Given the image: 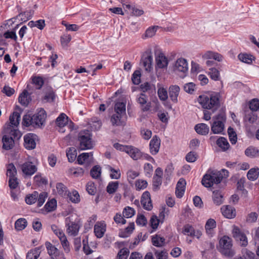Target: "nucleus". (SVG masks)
<instances>
[{"mask_svg":"<svg viewBox=\"0 0 259 259\" xmlns=\"http://www.w3.org/2000/svg\"><path fill=\"white\" fill-rule=\"evenodd\" d=\"M221 94L219 92H212L209 94L200 95L198 98V102L205 109L210 110L211 112L204 110L203 118L205 120L211 119V115L215 112L221 106Z\"/></svg>","mask_w":259,"mask_h":259,"instance_id":"1","label":"nucleus"},{"mask_svg":"<svg viewBox=\"0 0 259 259\" xmlns=\"http://www.w3.org/2000/svg\"><path fill=\"white\" fill-rule=\"evenodd\" d=\"M229 175L228 170L222 169L221 171L209 169L203 176L202 184L206 188L211 187L214 184L220 183L224 177H227Z\"/></svg>","mask_w":259,"mask_h":259,"instance_id":"2","label":"nucleus"},{"mask_svg":"<svg viewBox=\"0 0 259 259\" xmlns=\"http://www.w3.org/2000/svg\"><path fill=\"white\" fill-rule=\"evenodd\" d=\"M47 118L46 111L40 108L33 115L26 114L23 117L22 124L27 127L32 125L34 127H39L44 124Z\"/></svg>","mask_w":259,"mask_h":259,"instance_id":"3","label":"nucleus"},{"mask_svg":"<svg viewBox=\"0 0 259 259\" xmlns=\"http://www.w3.org/2000/svg\"><path fill=\"white\" fill-rule=\"evenodd\" d=\"M213 122L211 125V130L214 134H224L225 123L226 121V114L221 112L212 117Z\"/></svg>","mask_w":259,"mask_h":259,"instance_id":"4","label":"nucleus"},{"mask_svg":"<svg viewBox=\"0 0 259 259\" xmlns=\"http://www.w3.org/2000/svg\"><path fill=\"white\" fill-rule=\"evenodd\" d=\"M220 252L226 257L231 258L235 254L232 249V239L228 236H224L219 241Z\"/></svg>","mask_w":259,"mask_h":259,"instance_id":"5","label":"nucleus"},{"mask_svg":"<svg viewBox=\"0 0 259 259\" xmlns=\"http://www.w3.org/2000/svg\"><path fill=\"white\" fill-rule=\"evenodd\" d=\"M79 147L81 150L91 149L94 147V143L92 139V135L88 130H84L78 134Z\"/></svg>","mask_w":259,"mask_h":259,"instance_id":"6","label":"nucleus"},{"mask_svg":"<svg viewBox=\"0 0 259 259\" xmlns=\"http://www.w3.org/2000/svg\"><path fill=\"white\" fill-rule=\"evenodd\" d=\"M188 70V63L184 58L178 59L175 63L174 70L182 78L186 76Z\"/></svg>","mask_w":259,"mask_h":259,"instance_id":"7","label":"nucleus"},{"mask_svg":"<svg viewBox=\"0 0 259 259\" xmlns=\"http://www.w3.org/2000/svg\"><path fill=\"white\" fill-rule=\"evenodd\" d=\"M21 169L23 173L27 176H31L33 175L37 170L36 165L31 159L24 162L21 165Z\"/></svg>","mask_w":259,"mask_h":259,"instance_id":"8","label":"nucleus"},{"mask_svg":"<svg viewBox=\"0 0 259 259\" xmlns=\"http://www.w3.org/2000/svg\"><path fill=\"white\" fill-rule=\"evenodd\" d=\"M233 236L237 241H239L240 244L242 246H246L248 244L246 236L242 233L239 228L234 227L233 230Z\"/></svg>","mask_w":259,"mask_h":259,"instance_id":"9","label":"nucleus"},{"mask_svg":"<svg viewBox=\"0 0 259 259\" xmlns=\"http://www.w3.org/2000/svg\"><path fill=\"white\" fill-rule=\"evenodd\" d=\"M36 135L32 133L26 135L24 137V146L27 149H33L35 148Z\"/></svg>","mask_w":259,"mask_h":259,"instance_id":"10","label":"nucleus"},{"mask_svg":"<svg viewBox=\"0 0 259 259\" xmlns=\"http://www.w3.org/2000/svg\"><path fill=\"white\" fill-rule=\"evenodd\" d=\"M160 146L159 138L156 135L154 136L149 143V149L151 154L156 155L159 152Z\"/></svg>","mask_w":259,"mask_h":259,"instance_id":"11","label":"nucleus"},{"mask_svg":"<svg viewBox=\"0 0 259 259\" xmlns=\"http://www.w3.org/2000/svg\"><path fill=\"white\" fill-rule=\"evenodd\" d=\"M141 202L143 208L147 210L152 209L153 206L150 198V194L148 191L144 192L141 199Z\"/></svg>","mask_w":259,"mask_h":259,"instance_id":"12","label":"nucleus"},{"mask_svg":"<svg viewBox=\"0 0 259 259\" xmlns=\"http://www.w3.org/2000/svg\"><path fill=\"white\" fill-rule=\"evenodd\" d=\"M106 229V225L104 221L98 222L94 226V233L98 238H102Z\"/></svg>","mask_w":259,"mask_h":259,"instance_id":"13","label":"nucleus"},{"mask_svg":"<svg viewBox=\"0 0 259 259\" xmlns=\"http://www.w3.org/2000/svg\"><path fill=\"white\" fill-rule=\"evenodd\" d=\"M137 102L140 104L143 111H147L150 109V103H147L148 97L144 93H141L137 96Z\"/></svg>","mask_w":259,"mask_h":259,"instance_id":"14","label":"nucleus"},{"mask_svg":"<svg viewBox=\"0 0 259 259\" xmlns=\"http://www.w3.org/2000/svg\"><path fill=\"white\" fill-rule=\"evenodd\" d=\"M45 95L42 98L44 102H52L55 99V94L51 87H47L44 90Z\"/></svg>","mask_w":259,"mask_h":259,"instance_id":"15","label":"nucleus"},{"mask_svg":"<svg viewBox=\"0 0 259 259\" xmlns=\"http://www.w3.org/2000/svg\"><path fill=\"white\" fill-rule=\"evenodd\" d=\"M126 153L134 160L142 158L143 156V152L140 149L132 146H129Z\"/></svg>","mask_w":259,"mask_h":259,"instance_id":"16","label":"nucleus"},{"mask_svg":"<svg viewBox=\"0 0 259 259\" xmlns=\"http://www.w3.org/2000/svg\"><path fill=\"white\" fill-rule=\"evenodd\" d=\"M183 232L185 235L191 237H196L197 238H199L202 235L200 231L195 230L192 226L188 224L184 226Z\"/></svg>","mask_w":259,"mask_h":259,"instance_id":"17","label":"nucleus"},{"mask_svg":"<svg viewBox=\"0 0 259 259\" xmlns=\"http://www.w3.org/2000/svg\"><path fill=\"white\" fill-rule=\"evenodd\" d=\"M221 209L223 215L228 219H232L236 216V210L231 206H223Z\"/></svg>","mask_w":259,"mask_h":259,"instance_id":"18","label":"nucleus"},{"mask_svg":"<svg viewBox=\"0 0 259 259\" xmlns=\"http://www.w3.org/2000/svg\"><path fill=\"white\" fill-rule=\"evenodd\" d=\"M180 91V87L177 85H172L169 88L168 93L171 100L174 103L178 102V97Z\"/></svg>","mask_w":259,"mask_h":259,"instance_id":"19","label":"nucleus"},{"mask_svg":"<svg viewBox=\"0 0 259 259\" xmlns=\"http://www.w3.org/2000/svg\"><path fill=\"white\" fill-rule=\"evenodd\" d=\"M152 56L149 53L146 54L142 58V63H143V65L146 71H150L151 70L152 68Z\"/></svg>","mask_w":259,"mask_h":259,"instance_id":"20","label":"nucleus"},{"mask_svg":"<svg viewBox=\"0 0 259 259\" xmlns=\"http://www.w3.org/2000/svg\"><path fill=\"white\" fill-rule=\"evenodd\" d=\"M31 100L30 95L26 90H24L18 98L19 102L24 106H27Z\"/></svg>","mask_w":259,"mask_h":259,"instance_id":"21","label":"nucleus"},{"mask_svg":"<svg viewBox=\"0 0 259 259\" xmlns=\"http://www.w3.org/2000/svg\"><path fill=\"white\" fill-rule=\"evenodd\" d=\"M156 66L159 68H166L168 63L167 58L162 53L156 57Z\"/></svg>","mask_w":259,"mask_h":259,"instance_id":"22","label":"nucleus"},{"mask_svg":"<svg viewBox=\"0 0 259 259\" xmlns=\"http://www.w3.org/2000/svg\"><path fill=\"white\" fill-rule=\"evenodd\" d=\"M10 124L8 127H17L19 124L20 120V114L18 112H14L12 115L10 116Z\"/></svg>","mask_w":259,"mask_h":259,"instance_id":"23","label":"nucleus"},{"mask_svg":"<svg viewBox=\"0 0 259 259\" xmlns=\"http://www.w3.org/2000/svg\"><path fill=\"white\" fill-rule=\"evenodd\" d=\"M3 147L6 150L11 149L14 146V140L12 137H10L8 135H5L3 138Z\"/></svg>","mask_w":259,"mask_h":259,"instance_id":"24","label":"nucleus"},{"mask_svg":"<svg viewBox=\"0 0 259 259\" xmlns=\"http://www.w3.org/2000/svg\"><path fill=\"white\" fill-rule=\"evenodd\" d=\"M42 248H44V247L41 246L30 250L27 254L26 259H37Z\"/></svg>","mask_w":259,"mask_h":259,"instance_id":"25","label":"nucleus"},{"mask_svg":"<svg viewBox=\"0 0 259 259\" xmlns=\"http://www.w3.org/2000/svg\"><path fill=\"white\" fill-rule=\"evenodd\" d=\"M6 132L9 134L10 137H12L14 140H18L22 136L21 133L17 129V127H7Z\"/></svg>","mask_w":259,"mask_h":259,"instance_id":"26","label":"nucleus"},{"mask_svg":"<svg viewBox=\"0 0 259 259\" xmlns=\"http://www.w3.org/2000/svg\"><path fill=\"white\" fill-rule=\"evenodd\" d=\"M195 130L199 134L206 135L208 133L209 128L206 124L202 123L196 124L195 126Z\"/></svg>","mask_w":259,"mask_h":259,"instance_id":"27","label":"nucleus"},{"mask_svg":"<svg viewBox=\"0 0 259 259\" xmlns=\"http://www.w3.org/2000/svg\"><path fill=\"white\" fill-rule=\"evenodd\" d=\"M245 154L251 158H256L259 157V150L253 146H250L245 150Z\"/></svg>","mask_w":259,"mask_h":259,"instance_id":"28","label":"nucleus"},{"mask_svg":"<svg viewBox=\"0 0 259 259\" xmlns=\"http://www.w3.org/2000/svg\"><path fill=\"white\" fill-rule=\"evenodd\" d=\"M79 227L77 224L71 222L68 224L67 232L69 235L75 236L77 235Z\"/></svg>","mask_w":259,"mask_h":259,"instance_id":"29","label":"nucleus"},{"mask_svg":"<svg viewBox=\"0 0 259 259\" xmlns=\"http://www.w3.org/2000/svg\"><path fill=\"white\" fill-rule=\"evenodd\" d=\"M68 120V117L64 113H61L56 119V124L60 128L65 126Z\"/></svg>","mask_w":259,"mask_h":259,"instance_id":"30","label":"nucleus"},{"mask_svg":"<svg viewBox=\"0 0 259 259\" xmlns=\"http://www.w3.org/2000/svg\"><path fill=\"white\" fill-rule=\"evenodd\" d=\"M152 244L156 247H162L165 243V239L164 237L159 235H156L152 237Z\"/></svg>","mask_w":259,"mask_h":259,"instance_id":"31","label":"nucleus"},{"mask_svg":"<svg viewBox=\"0 0 259 259\" xmlns=\"http://www.w3.org/2000/svg\"><path fill=\"white\" fill-rule=\"evenodd\" d=\"M114 110L117 114L122 116L125 115V104L123 102H117L115 104Z\"/></svg>","mask_w":259,"mask_h":259,"instance_id":"32","label":"nucleus"},{"mask_svg":"<svg viewBox=\"0 0 259 259\" xmlns=\"http://www.w3.org/2000/svg\"><path fill=\"white\" fill-rule=\"evenodd\" d=\"M216 227V222L214 220L212 219H208L205 226V228L206 233L208 234H211L212 230Z\"/></svg>","mask_w":259,"mask_h":259,"instance_id":"33","label":"nucleus"},{"mask_svg":"<svg viewBox=\"0 0 259 259\" xmlns=\"http://www.w3.org/2000/svg\"><path fill=\"white\" fill-rule=\"evenodd\" d=\"M212 198L214 203L217 205H220L223 202V195L219 191L216 190L213 192Z\"/></svg>","mask_w":259,"mask_h":259,"instance_id":"34","label":"nucleus"},{"mask_svg":"<svg viewBox=\"0 0 259 259\" xmlns=\"http://www.w3.org/2000/svg\"><path fill=\"white\" fill-rule=\"evenodd\" d=\"M259 175V168H252L249 170L247 174V177L248 180L254 181L257 179Z\"/></svg>","mask_w":259,"mask_h":259,"instance_id":"35","label":"nucleus"},{"mask_svg":"<svg viewBox=\"0 0 259 259\" xmlns=\"http://www.w3.org/2000/svg\"><path fill=\"white\" fill-rule=\"evenodd\" d=\"M217 144L223 151H226L228 149L230 146L227 140L224 137L219 138L217 141Z\"/></svg>","mask_w":259,"mask_h":259,"instance_id":"36","label":"nucleus"},{"mask_svg":"<svg viewBox=\"0 0 259 259\" xmlns=\"http://www.w3.org/2000/svg\"><path fill=\"white\" fill-rule=\"evenodd\" d=\"M66 155L69 162H73L77 156V151L74 147L69 148L66 151Z\"/></svg>","mask_w":259,"mask_h":259,"instance_id":"37","label":"nucleus"},{"mask_svg":"<svg viewBox=\"0 0 259 259\" xmlns=\"http://www.w3.org/2000/svg\"><path fill=\"white\" fill-rule=\"evenodd\" d=\"M58 193L62 197L67 196L68 192L67 187L62 183H59L56 185Z\"/></svg>","mask_w":259,"mask_h":259,"instance_id":"38","label":"nucleus"},{"mask_svg":"<svg viewBox=\"0 0 259 259\" xmlns=\"http://www.w3.org/2000/svg\"><path fill=\"white\" fill-rule=\"evenodd\" d=\"M119 186V183L117 181L110 182L108 184L106 191L109 194H113L117 190Z\"/></svg>","mask_w":259,"mask_h":259,"instance_id":"39","label":"nucleus"},{"mask_svg":"<svg viewBox=\"0 0 259 259\" xmlns=\"http://www.w3.org/2000/svg\"><path fill=\"white\" fill-rule=\"evenodd\" d=\"M38 197V193L34 191L31 194L28 195L25 198L26 203L31 205L34 203Z\"/></svg>","mask_w":259,"mask_h":259,"instance_id":"40","label":"nucleus"},{"mask_svg":"<svg viewBox=\"0 0 259 259\" xmlns=\"http://www.w3.org/2000/svg\"><path fill=\"white\" fill-rule=\"evenodd\" d=\"M17 175V170L15 165L13 163L8 164L7 166V176L9 178L16 177Z\"/></svg>","mask_w":259,"mask_h":259,"instance_id":"41","label":"nucleus"},{"mask_svg":"<svg viewBox=\"0 0 259 259\" xmlns=\"http://www.w3.org/2000/svg\"><path fill=\"white\" fill-rule=\"evenodd\" d=\"M27 221L25 219L21 218L17 220L15 224V227L18 231H21L25 229L27 226Z\"/></svg>","mask_w":259,"mask_h":259,"instance_id":"42","label":"nucleus"},{"mask_svg":"<svg viewBox=\"0 0 259 259\" xmlns=\"http://www.w3.org/2000/svg\"><path fill=\"white\" fill-rule=\"evenodd\" d=\"M45 245L50 255H57L59 251L55 246L53 245L49 242H46Z\"/></svg>","mask_w":259,"mask_h":259,"instance_id":"43","label":"nucleus"},{"mask_svg":"<svg viewBox=\"0 0 259 259\" xmlns=\"http://www.w3.org/2000/svg\"><path fill=\"white\" fill-rule=\"evenodd\" d=\"M108 167L110 172V177L112 179L118 180L120 178L121 174L119 169H115L109 165Z\"/></svg>","mask_w":259,"mask_h":259,"instance_id":"44","label":"nucleus"},{"mask_svg":"<svg viewBox=\"0 0 259 259\" xmlns=\"http://www.w3.org/2000/svg\"><path fill=\"white\" fill-rule=\"evenodd\" d=\"M101 174V168L100 166H94L90 171L92 177L94 179H98L100 177Z\"/></svg>","mask_w":259,"mask_h":259,"instance_id":"45","label":"nucleus"},{"mask_svg":"<svg viewBox=\"0 0 259 259\" xmlns=\"http://www.w3.org/2000/svg\"><path fill=\"white\" fill-rule=\"evenodd\" d=\"M57 206V201L55 199H52L48 201L46 204L45 207L47 212H51L55 210Z\"/></svg>","mask_w":259,"mask_h":259,"instance_id":"46","label":"nucleus"},{"mask_svg":"<svg viewBox=\"0 0 259 259\" xmlns=\"http://www.w3.org/2000/svg\"><path fill=\"white\" fill-rule=\"evenodd\" d=\"M32 82L36 86V89L37 90L40 89L44 83V80L40 76L32 77Z\"/></svg>","mask_w":259,"mask_h":259,"instance_id":"47","label":"nucleus"},{"mask_svg":"<svg viewBox=\"0 0 259 259\" xmlns=\"http://www.w3.org/2000/svg\"><path fill=\"white\" fill-rule=\"evenodd\" d=\"M67 196L69 197L70 200L73 203H76L80 201L79 195L76 190L73 191L71 193H68Z\"/></svg>","mask_w":259,"mask_h":259,"instance_id":"48","label":"nucleus"},{"mask_svg":"<svg viewBox=\"0 0 259 259\" xmlns=\"http://www.w3.org/2000/svg\"><path fill=\"white\" fill-rule=\"evenodd\" d=\"M92 156L93 154L92 152L83 153L80 154L77 157V161L78 164H82L85 161L88 160L90 157Z\"/></svg>","mask_w":259,"mask_h":259,"instance_id":"49","label":"nucleus"},{"mask_svg":"<svg viewBox=\"0 0 259 259\" xmlns=\"http://www.w3.org/2000/svg\"><path fill=\"white\" fill-rule=\"evenodd\" d=\"M228 133L229 139L232 144H235L237 142V135L234 129L230 126L228 129Z\"/></svg>","mask_w":259,"mask_h":259,"instance_id":"50","label":"nucleus"},{"mask_svg":"<svg viewBox=\"0 0 259 259\" xmlns=\"http://www.w3.org/2000/svg\"><path fill=\"white\" fill-rule=\"evenodd\" d=\"M51 228L52 231L59 238V239H60L61 238H62L63 237L65 236L63 231L56 225H52Z\"/></svg>","mask_w":259,"mask_h":259,"instance_id":"51","label":"nucleus"},{"mask_svg":"<svg viewBox=\"0 0 259 259\" xmlns=\"http://www.w3.org/2000/svg\"><path fill=\"white\" fill-rule=\"evenodd\" d=\"M238 59L242 62L247 64H250L252 61V56L247 54H240L238 56Z\"/></svg>","mask_w":259,"mask_h":259,"instance_id":"52","label":"nucleus"},{"mask_svg":"<svg viewBox=\"0 0 259 259\" xmlns=\"http://www.w3.org/2000/svg\"><path fill=\"white\" fill-rule=\"evenodd\" d=\"M122 115L117 114L116 113L114 114L111 118V122L113 125H120L121 124V118Z\"/></svg>","mask_w":259,"mask_h":259,"instance_id":"53","label":"nucleus"},{"mask_svg":"<svg viewBox=\"0 0 259 259\" xmlns=\"http://www.w3.org/2000/svg\"><path fill=\"white\" fill-rule=\"evenodd\" d=\"M33 14V12L30 10L25 11L23 13L19 14L18 17H20L22 21L25 22L31 19Z\"/></svg>","mask_w":259,"mask_h":259,"instance_id":"54","label":"nucleus"},{"mask_svg":"<svg viewBox=\"0 0 259 259\" xmlns=\"http://www.w3.org/2000/svg\"><path fill=\"white\" fill-rule=\"evenodd\" d=\"M209 74L210 78L215 80H219L220 79V72L218 69L215 68H211L209 69Z\"/></svg>","mask_w":259,"mask_h":259,"instance_id":"55","label":"nucleus"},{"mask_svg":"<svg viewBox=\"0 0 259 259\" xmlns=\"http://www.w3.org/2000/svg\"><path fill=\"white\" fill-rule=\"evenodd\" d=\"M158 95L159 98V99L161 101H165L168 98V95H167V92L166 89H164L163 88H159L158 90Z\"/></svg>","mask_w":259,"mask_h":259,"instance_id":"56","label":"nucleus"},{"mask_svg":"<svg viewBox=\"0 0 259 259\" xmlns=\"http://www.w3.org/2000/svg\"><path fill=\"white\" fill-rule=\"evenodd\" d=\"M130 251L127 248H123L120 250L117 254L118 259H127Z\"/></svg>","mask_w":259,"mask_h":259,"instance_id":"57","label":"nucleus"},{"mask_svg":"<svg viewBox=\"0 0 259 259\" xmlns=\"http://www.w3.org/2000/svg\"><path fill=\"white\" fill-rule=\"evenodd\" d=\"M86 190L90 195H94L96 193V187L93 182H89L86 186Z\"/></svg>","mask_w":259,"mask_h":259,"instance_id":"58","label":"nucleus"},{"mask_svg":"<svg viewBox=\"0 0 259 259\" xmlns=\"http://www.w3.org/2000/svg\"><path fill=\"white\" fill-rule=\"evenodd\" d=\"M141 135L143 139L148 140L152 136V132L148 129L142 128L141 129Z\"/></svg>","mask_w":259,"mask_h":259,"instance_id":"59","label":"nucleus"},{"mask_svg":"<svg viewBox=\"0 0 259 259\" xmlns=\"http://www.w3.org/2000/svg\"><path fill=\"white\" fill-rule=\"evenodd\" d=\"M249 108L252 111H256L259 110V100L253 99L249 102Z\"/></svg>","mask_w":259,"mask_h":259,"instance_id":"60","label":"nucleus"},{"mask_svg":"<svg viewBox=\"0 0 259 259\" xmlns=\"http://www.w3.org/2000/svg\"><path fill=\"white\" fill-rule=\"evenodd\" d=\"M62 247L66 252H69L70 250V245L67 239V238L65 236L63 237V238H61L60 239Z\"/></svg>","mask_w":259,"mask_h":259,"instance_id":"61","label":"nucleus"},{"mask_svg":"<svg viewBox=\"0 0 259 259\" xmlns=\"http://www.w3.org/2000/svg\"><path fill=\"white\" fill-rule=\"evenodd\" d=\"M132 81L135 84H139L141 81V72L139 70H136L132 78Z\"/></svg>","mask_w":259,"mask_h":259,"instance_id":"62","label":"nucleus"},{"mask_svg":"<svg viewBox=\"0 0 259 259\" xmlns=\"http://www.w3.org/2000/svg\"><path fill=\"white\" fill-rule=\"evenodd\" d=\"M147 182L145 180H138L136 181V187L138 190L144 189L147 186Z\"/></svg>","mask_w":259,"mask_h":259,"instance_id":"63","label":"nucleus"},{"mask_svg":"<svg viewBox=\"0 0 259 259\" xmlns=\"http://www.w3.org/2000/svg\"><path fill=\"white\" fill-rule=\"evenodd\" d=\"M135 212V210L133 208L130 207H126L123 210V215L126 218H130L134 215Z\"/></svg>","mask_w":259,"mask_h":259,"instance_id":"64","label":"nucleus"}]
</instances>
